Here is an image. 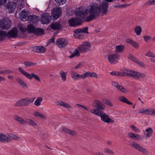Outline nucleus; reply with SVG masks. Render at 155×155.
<instances>
[{
	"label": "nucleus",
	"instance_id": "nucleus-8",
	"mask_svg": "<svg viewBox=\"0 0 155 155\" xmlns=\"http://www.w3.org/2000/svg\"><path fill=\"white\" fill-rule=\"evenodd\" d=\"M11 25V22L9 19L6 17L0 20V27L4 29H8Z\"/></svg>",
	"mask_w": 155,
	"mask_h": 155
},
{
	"label": "nucleus",
	"instance_id": "nucleus-37",
	"mask_svg": "<svg viewBox=\"0 0 155 155\" xmlns=\"http://www.w3.org/2000/svg\"><path fill=\"white\" fill-rule=\"evenodd\" d=\"M8 137L12 139L15 140H18L20 139V137L15 134H8Z\"/></svg>",
	"mask_w": 155,
	"mask_h": 155
},
{
	"label": "nucleus",
	"instance_id": "nucleus-58",
	"mask_svg": "<svg viewBox=\"0 0 155 155\" xmlns=\"http://www.w3.org/2000/svg\"><path fill=\"white\" fill-rule=\"evenodd\" d=\"M104 103L106 104L107 105H109L110 106H112V104L111 102L109 100L106 99L104 101Z\"/></svg>",
	"mask_w": 155,
	"mask_h": 155
},
{
	"label": "nucleus",
	"instance_id": "nucleus-59",
	"mask_svg": "<svg viewBox=\"0 0 155 155\" xmlns=\"http://www.w3.org/2000/svg\"><path fill=\"white\" fill-rule=\"evenodd\" d=\"M76 105L79 107H82V108H84V109L85 110H86L87 111H90V110H89V109L88 108H87L85 106H83L82 105L79 104H77Z\"/></svg>",
	"mask_w": 155,
	"mask_h": 155
},
{
	"label": "nucleus",
	"instance_id": "nucleus-29",
	"mask_svg": "<svg viewBox=\"0 0 155 155\" xmlns=\"http://www.w3.org/2000/svg\"><path fill=\"white\" fill-rule=\"evenodd\" d=\"M145 132L147 133L146 134L144 133V134L145 136L146 139L150 137L152 135L153 132V130L152 128L148 127L145 130Z\"/></svg>",
	"mask_w": 155,
	"mask_h": 155
},
{
	"label": "nucleus",
	"instance_id": "nucleus-23",
	"mask_svg": "<svg viewBox=\"0 0 155 155\" xmlns=\"http://www.w3.org/2000/svg\"><path fill=\"white\" fill-rule=\"evenodd\" d=\"M10 141L9 138L3 133H0V142L5 143Z\"/></svg>",
	"mask_w": 155,
	"mask_h": 155
},
{
	"label": "nucleus",
	"instance_id": "nucleus-28",
	"mask_svg": "<svg viewBox=\"0 0 155 155\" xmlns=\"http://www.w3.org/2000/svg\"><path fill=\"white\" fill-rule=\"evenodd\" d=\"M13 3L16 7L18 6V8H19L20 10L23 8L24 1L23 0H14Z\"/></svg>",
	"mask_w": 155,
	"mask_h": 155
},
{
	"label": "nucleus",
	"instance_id": "nucleus-19",
	"mask_svg": "<svg viewBox=\"0 0 155 155\" xmlns=\"http://www.w3.org/2000/svg\"><path fill=\"white\" fill-rule=\"evenodd\" d=\"M18 33L17 29L16 28L12 30L9 31L7 32L6 37L8 38H15L17 37Z\"/></svg>",
	"mask_w": 155,
	"mask_h": 155
},
{
	"label": "nucleus",
	"instance_id": "nucleus-6",
	"mask_svg": "<svg viewBox=\"0 0 155 155\" xmlns=\"http://www.w3.org/2000/svg\"><path fill=\"white\" fill-rule=\"evenodd\" d=\"M19 70L21 73L23 74L27 78L31 80L33 78L37 81L40 82L41 80L39 77L34 73H32L30 74L25 71L21 67H19Z\"/></svg>",
	"mask_w": 155,
	"mask_h": 155
},
{
	"label": "nucleus",
	"instance_id": "nucleus-7",
	"mask_svg": "<svg viewBox=\"0 0 155 155\" xmlns=\"http://www.w3.org/2000/svg\"><path fill=\"white\" fill-rule=\"evenodd\" d=\"M74 36L77 38H81L83 37V33H88V27L78 28L74 31Z\"/></svg>",
	"mask_w": 155,
	"mask_h": 155
},
{
	"label": "nucleus",
	"instance_id": "nucleus-49",
	"mask_svg": "<svg viewBox=\"0 0 155 155\" xmlns=\"http://www.w3.org/2000/svg\"><path fill=\"white\" fill-rule=\"evenodd\" d=\"M132 139L137 140H142L141 136L135 134H134V135Z\"/></svg>",
	"mask_w": 155,
	"mask_h": 155
},
{
	"label": "nucleus",
	"instance_id": "nucleus-2",
	"mask_svg": "<svg viewBox=\"0 0 155 155\" xmlns=\"http://www.w3.org/2000/svg\"><path fill=\"white\" fill-rule=\"evenodd\" d=\"M86 11V10L81 11V8H79V10L76 13V15L79 17L76 18H72L69 19L68 20L69 25L71 26L75 27L81 25L85 21V19L87 14Z\"/></svg>",
	"mask_w": 155,
	"mask_h": 155
},
{
	"label": "nucleus",
	"instance_id": "nucleus-31",
	"mask_svg": "<svg viewBox=\"0 0 155 155\" xmlns=\"http://www.w3.org/2000/svg\"><path fill=\"white\" fill-rule=\"evenodd\" d=\"M126 42L130 44L132 46L134 47L135 48H138V44L131 39H127L126 40Z\"/></svg>",
	"mask_w": 155,
	"mask_h": 155
},
{
	"label": "nucleus",
	"instance_id": "nucleus-62",
	"mask_svg": "<svg viewBox=\"0 0 155 155\" xmlns=\"http://www.w3.org/2000/svg\"><path fill=\"white\" fill-rule=\"evenodd\" d=\"M127 135L133 139L134 135V133L131 132H129L127 133Z\"/></svg>",
	"mask_w": 155,
	"mask_h": 155
},
{
	"label": "nucleus",
	"instance_id": "nucleus-60",
	"mask_svg": "<svg viewBox=\"0 0 155 155\" xmlns=\"http://www.w3.org/2000/svg\"><path fill=\"white\" fill-rule=\"evenodd\" d=\"M148 3L150 5H154L155 4V0H149Z\"/></svg>",
	"mask_w": 155,
	"mask_h": 155
},
{
	"label": "nucleus",
	"instance_id": "nucleus-21",
	"mask_svg": "<svg viewBox=\"0 0 155 155\" xmlns=\"http://www.w3.org/2000/svg\"><path fill=\"white\" fill-rule=\"evenodd\" d=\"M32 115L35 117H39L44 120H46L47 118V117L45 114L36 110L33 111Z\"/></svg>",
	"mask_w": 155,
	"mask_h": 155
},
{
	"label": "nucleus",
	"instance_id": "nucleus-43",
	"mask_svg": "<svg viewBox=\"0 0 155 155\" xmlns=\"http://www.w3.org/2000/svg\"><path fill=\"white\" fill-rule=\"evenodd\" d=\"M24 64L26 67H28L30 66H35L37 64L29 61H26L24 63Z\"/></svg>",
	"mask_w": 155,
	"mask_h": 155
},
{
	"label": "nucleus",
	"instance_id": "nucleus-35",
	"mask_svg": "<svg viewBox=\"0 0 155 155\" xmlns=\"http://www.w3.org/2000/svg\"><path fill=\"white\" fill-rule=\"evenodd\" d=\"M7 32L4 31L0 30V40H3L7 35Z\"/></svg>",
	"mask_w": 155,
	"mask_h": 155
},
{
	"label": "nucleus",
	"instance_id": "nucleus-51",
	"mask_svg": "<svg viewBox=\"0 0 155 155\" xmlns=\"http://www.w3.org/2000/svg\"><path fill=\"white\" fill-rule=\"evenodd\" d=\"M110 74L114 76H120V72L116 71H113L110 73Z\"/></svg>",
	"mask_w": 155,
	"mask_h": 155
},
{
	"label": "nucleus",
	"instance_id": "nucleus-57",
	"mask_svg": "<svg viewBox=\"0 0 155 155\" xmlns=\"http://www.w3.org/2000/svg\"><path fill=\"white\" fill-rule=\"evenodd\" d=\"M55 38L54 37H53L49 39L47 42L48 45L51 43H54V42Z\"/></svg>",
	"mask_w": 155,
	"mask_h": 155
},
{
	"label": "nucleus",
	"instance_id": "nucleus-17",
	"mask_svg": "<svg viewBox=\"0 0 155 155\" xmlns=\"http://www.w3.org/2000/svg\"><path fill=\"white\" fill-rule=\"evenodd\" d=\"M71 75L72 79L75 81H78L79 78L84 79L85 78L84 73L82 74H78L76 72L74 71H71Z\"/></svg>",
	"mask_w": 155,
	"mask_h": 155
},
{
	"label": "nucleus",
	"instance_id": "nucleus-38",
	"mask_svg": "<svg viewBox=\"0 0 155 155\" xmlns=\"http://www.w3.org/2000/svg\"><path fill=\"white\" fill-rule=\"evenodd\" d=\"M35 28L34 26L32 25H27V29L28 31L30 33H33Z\"/></svg>",
	"mask_w": 155,
	"mask_h": 155
},
{
	"label": "nucleus",
	"instance_id": "nucleus-13",
	"mask_svg": "<svg viewBox=\"0 0 155 155\" xmlns=\"http://www.w3.org/2000/svg\"><path fill=\"white\" fill-rule=\"evenodd\" d=\"M92 107L94 108H96L92 109L97 110L101 111L104 109L103 104L100 101L97 100H95L92 104Z\"/></svg>",
	"mask_w": 155,
	"mask_h": 155
},
{
	"label": "nucleus",
	"instance_id": "nucleus-45",
	"mask_svg": "<svg viewBox=\"0 0 155 155\" xmlns=\"http://www.w3.org/2000/svg\"><path fill=\"white\" fill-rule=\"evenodd\" d=\"M84 66V63L83 62H80L77 65L72 67L73 69H79L81 68Z\"/></svg>",
	"mask_w": 155,
	"mask_h": 155
},
{
	"label": "nucleus",
	"instance_id": "nucleus-16",
	"mask_svg": "<svg viewBox=\"0 0 155 155\" xmlns=\"http://www.w3.org/2000/svg\"><path fill=\"white\" fill-rule=\"evenodd\" d=\"M56 44L59 48H63L66 46L68 42V41L64 38H60L56 41Z\"/></svg>",
	"mask_w": 155,
	"mask_h": 155
},
{
	"label": "nucleus",
	"instance_id": "nucleus-9",
	"mask_svg": "<svg viewBox=\"0 0 155 155\" xmlns=\"http://www.w3.org/2000/svg\"><path fill=\"white\" fill-rule=\"evenodd\" d=\"M91 44L89 42H83L78 47V49L80 52L84 53L89 50L91 48Z\"/></svg>",
	"mask_w": 155,
	"mask_h": 155
},
{
	"label": "nucleus",
	"instance_id": "nucleus-44",
	"mask_svg": "<svg viewBox=\"0 0 155 155\" xmlns=\"http://www.w3.org/2000/svg\"><path fill=\"white\" fill-rule=\"evenodd\" d=\"M33 33H34L36 35H40L43 33V30L40 28L35 29Z\"/></svg>",
	"mask_w": 155,
	"mask_h": 155
},
{
	"label": "nucleus",
	"instance_id": "nucleus-40",
	"mask_svg": "<svg viewBox=\"0 0 155 155\" xmlns=\"http://www.w3.org/2000/svg\"><path fill=\"white\" fill-rule=\"evenodd\" d=\"M42 100V98L41 97H38L36 100L35 101L34 104L35 105L37 106H40Z\"/></svg>",
	"mask_w": 155,
	"mask_h": 155
},
{
	"label": "nucleus",
	"instance_id": "nucleus-47",
	"mask_svg": "<svg viewBox=\"0 0 155 155\" xmlns=\"http://www.w3.org/2000/svg\"><path fill=\"white\" fill-rule=\"evenodd\" d=\"M130 127L135 132L137 133H139L140 132L139 129L137 127L134 125H132L130 126Z\"/></svg>",
	"mask_w": 155,
	"mask_h": 155
},
{
	"label": "nucleus",
	"instance_id": "nucleus-52",
	"mask_svg": "<svg viewBox=\"0 0 155 155\" xmlns=\"http://www.w3.org/2000/svg\"><path fill=\"white\" fill-rule=\"evenodd\" d=\"M59 5H63L65 3L66 0H55Z\"/></svg>",
	"mask_w": 155,
	"mask_h": 155
},
{
	"label": "nucleus",
	"instance_id": "nucleus-36",
	"mask_svg": "<svg viewBox=\"0 0 155 155\" xmlns=\"http://www.w3.org/2000/svg\"><path fill=\"white\" fill-rule=\"evenodd\" d=\"M62 81H65L66 80V76L65 73L62 70H61L59 72Z\"/></svg>",
	"mask_w": 155,
	"mask_h": 155
},
{
	"label": "nucleus",
	"instance_id": "nucleus-56",
	"mask_svg": "<svg viewBox=\"0 0 155 155\" xmlns=\"http://www.w3.org/2000/svg\"><path fill=\"white\" fill-rule=\"evenodd\" d=\"M143 38L144 41L147 42L151 39V37L150 36L146 35L144 36Z\"/></svg>",
	"mask_w": 155,
	"mask_h": 155
},
{
	"label": "nucleus",
	"instance_id": "nucleus-46",
	"mask_svg": "<svg viewBox=\"0 0 155 155\" xmlns=\"http://www.w3.org/2000/svg\"><path fill=\"white\" fill-rule=\"evenodd\" d=\"M79 51L78 49V50H76L75 52L73 53L70 56V58H72L76 56H79L80 55V53H79Z\"/></svg>",
	"mask_w": 155,
	"mask_h": 155
},
{
	"label": "nucleus",
	"instance_id": "nucleus-39",
	"mask_svg": "<svg viewBox=\"0 0 155 155\" xmlns=\"http://www.w3.org/2000/svg\"><path fill=\"white\" fill-rule=\"evenodd\" d=\"M27 124H28L30 125H32L34 126H37V124L33 120L28 118L27 119Z\"/></svg>",
	"mask_w": 155,
	"mask_h": 155
},
{
	"label": "nucleus",
	"instance_id": "nucleus-61",
	"mask_svg": "<svg viewBox=\"0 0 155 155\" xmlns=\"http://www.w3.org/2000/svg\"><path fill=\"white\" fill-rule=\"evenodd\" d=\"M112 84L113 86H114L116 88L118 87V86L119 85V84L118 83L115 81L112 82Z\"/></svg>",
	"mask_w": 155,
	"mask_h": 155
},
{
	"label": "nucleus",
	"instance_id": "nucleus-48",
	"mask_svg": "<svg viewBox=\"0 0 155 155\" xmlns=\"http://www.w3.org/2000/svg\"><path fill=\"white\" fill-rule=\"evenodd\" d=\"M104 151L105 153L113 155L114 154V152L113 151L108 148H105L104 149Z\"/></svg>",
	"mask_w": 155,
	"mask_h": 155
},
{
	"label": "nucleus",
	"instance_id": "nucleus-54",
	"mask_svg": "<svg viewBox=\"0 0 155 155\" xmlns=\"http://www.w3.org/2000/svg\"><path fill=\"white\" fill-rule=\"evenodd\" d=\"M154 55V54L150 51H149L145 54V56L148 57H151L152 58Z\"/></svg>",
	"mask_w": 155,
	"mask_h": 155
},
{
	"label": "nucleus",
	"instance_id": "nucleus-11",
	"mask_svg": "<svg viewBox=\"0 0 155 155\" xmlns=\"http://www.w3.org/2000/svg\"><path fill=\"white\" fill-rule=\"evenodd\" d=\"M131 145L132 147L144 154H149L148 151L146 149L137 143L133 142L131 143Z\"/></svg>",
	"mask_w": 155,
	"mask_h": 155
},
{
	"label": "nucleus",
	"instance_id": "nucleus-15",
	"mask_svg": "<svg viewBox=\"0 0 155 155\" xmlns=\"http://www.w3.org/2000/svg\"><path fill=\"white\" fill-rule=\"evenodd\" d=\"M119 58V55L117 54H111L108 56V61L112 64H115L117 63Z\"/></svg>",
	"mask_w": 155,
	"mask_h": 155
},
{
	"label": "nucleus",
	"instance_id": "nucleus-55",
	"mask_svg": "<svg viewBox=\"0 0 155 155\" xmlns=\"http://www.w3.org/2000/svg\"><path fill=\"white\" fill-rule=\"evenodd\" d=\"M19 29L20 31L23 32H25L26 30V27L24 26L23 25L19 26Z\"/></svg>",
	"mask_w": 155,
	"mask_h": 155
},
{
	"label": "nucleus",
	"instance_id": "nucleus-1",
	"mask_svg": "<svg viewBox=\"0 0 155 155\" xmlns=\"http://www.w3.org/2000/svg\"><path fill=\"white\" fill-rule=\"evenodd\" d=\"M100 5L98 4L94 3L91 4L88 8V9L81 8V11L84 10L87 11V13L86 17L89 13V15L87 17H86L85 21H91L93 19L98 17L100 15Z\"/></svg>",
	"mask_w": 155,
	"mask_h": 155
},
{
	"label": "nucleus",
	"instance_id": "nucleus-33",
	"mask_svg": "<svg viewBox=\"0 0 155 155\" xmlns=\"http://www.w3.org/2000/svg\"><path fill=\"white\" fill-rule=\"evenodd\" d=\"M63 130L67 133H68L72 136H75L77 135V133L74 130H72L70 129L64 128L63 129Z\"/></svg>",
	"mask_w": 155,
	"mask_h": 155
},
{
	"label": "nucleus",
	"instance_id": "nucleus-42",
	"mask_svg": "<svg viewBox=\"0 0 155 155\" xmlns=\"http://www.w3.org/2000/svg\"><path fill=\"white\" fill-rule=\"evenodd\" d=\"M134 31L137 35H139L141 34L142 31V29L140 26H136L134 29Z\"/></svg>",
	"mask_w": 155,
	"mask_h": 155
},
{
	"label": "nucleus",
	"instance_id": "nucleus-14",
	"mask_svg": "<svg viewBox=\"0 0 155 155\" xmlns=\"http://www.w3.org/2000/svg\"><path fill=\"white\" fill-rule=\"evenodd\" d=\"M52 19L51 16L48 13H45L43 15L41 21L42 23L44 24H48L50 23Z\"/></svg>",
	"mask_w": 155,
	"mask_h": 155
},
{
	"label": "nucleus",
	"instance_id": "nucleus-34",
	"mask_svg": "<svg viewBox=\"0 0 155 155\" xmlns=\"http://www.w3.org/2000/svg\"><path fill=\"white\" fill-rule=\"evenodd\" d=\"M119 100L121 101L126 103L129 105L132 104V103L129 101L128 99L125 97L122 96L120 97L119 98Z\"/></svg>",
	"mask_w": 155,
	"mask_h": 155
},
{
	"label": "nucleus",
	"instance_id": "nucleus-32",
	"mask_svg": "<svg viewBox=\"0 0 155 155\" xmlns=\"http://www.w3.org/2000/svg\"><path fill=\"white\" fill-rule=\"evenodd\" d=\"M84 75L85 78L88 76L91 77L97 78V74L95 72H90L88 71L84 73Z\"/></svg>",
	"mask_w": 155,
	"mask_h": 155
},
{
	"label": "nucleus",
	"instance_id": "nucleus-27",
	"mask_svg": "<svg viewBox=\"0 0 155 155\" xmlns=\"http://www.w3.org/2000/svg\"><path fill=\"white\" fill-rule=\"evenodd\" d=\"M56 104L57 105L62 106L68 109H70L71 108V106L69 104L61 101L60 100L56 101Z\"/></svg>",
	"mask_w": 155,
	"mask_h": 155
},
{
	"label": "nucleus",
	"instance_id": "nucleus-10",
	"mask_svg": "<svg viewBox=\"0 0 155 155\" xmlns=\"http://www.w3.org/2000/svg\"><path fill=\"white\" fill-rule=\"evenodd\" d=\"M139 113L146 115L155 116V109L153 108H141L139 109Z\"/></svg>",
	"mask_w": 155,
	"mask_h": 155
},
{
	"label": "nucleus",
	"instance_id": "nucleus-18",
	"mask_svg": "<svg viewBox=\"0 0 155 155\" xmlns=\"http://www.w3.org/2000/svg\"><path fill=\"white\" fill-rule=\"evenodd\" d=\"M108 4L106 2H104L100 5V14L102 15H106L107 12V7Z\"/></svg>",
	"mask_w": 155,
	"mask_h": 155
},
{
	"label": "nucleus",
	"instance_id": "nucleus-50",
	"mask_svg": "<svg viewBox=\"0 0 155 155\" xmlns=\"http://www.w3.org/2000/svg\"><path fill=\"white\" fill-rule=\"evenodd\" d=\"M117 88L122 92H126L127 91L123 87L119 84Z\"/></svg>",
	"mask_w": 155,
	"mask_h": 155
},
{
	"label": "nucleus",
	"instance_id": "nucleus-3",
	"mask_svg": "<svg viewBox=\"0 0 155 155\" xmlns=\"http://www.w3.org/2000/svg\"><path fill=\"white\" fill-rule=\"evenodd\" d=\"M120 72V76H128L136 79H139L140 78H144L146 76L143 74L128 69L124 70Z\"/></svg>",
	"mask_w": 155,
	"mask_h": 155
},
{
	"label": "nucleus",
	"instance_id": "nucleus-64",
	"mask_svg": "<svg viewBox=\"0 0 155 155\" xmlns=\"http://www.w3.org/2000/svg\"><path fill=\"white\" fill-rule=\"evenodd\" d=\"M6 1V0H0V5H4Z\"/></svg>",
	"mask_w": 155,
	"mask_h": 155
},
{
	"label": "nucleus",
	"instance_id": "nucleus-25",
	"mask_svg": "<svg viewBox=\"0 0 155 155\" xmlns=\"http://www.w3.org/2000/svg\"><path fill=\"white\" fill-rule=\"evenodd\" d=\"M51 28L53 30H59L61 28V25L60 23L58 22H56L52 23L50 25Z\"/></svg>",
	"mask_w": 155,
	"mask_h": 155
},
{
	"label": "nucleus",
	"instance_id": "nucleus-53",
	"mask_svg": "<svg viewBox=\"0 0 155 155\" xmlns=\"http://www.w3.org/2000/svg\"><path fill=\"white\" fill-rule=\"evenodd\" d=\"M30 18H33L34 19V21L35 22H38L39 20V17L38 16L36 15H30Z\"/></svg>",
	"mask_w": 155,
	"mask_h": 155
},
{
	"label": "nucleus",
	"instance_id": "nucleus-20",
	"mask_svg": "<svg viewBox=\"0 0 155 155\" xmlns=\"http://www.w3.org/2000/svg\"><path fill=\"white\" fill-rule=\"evenodd\" d=\"M31 50L37 53H43L46 50L45 48L43 46H33L31 48Z\"/></svg>",
	"mask_w": 155,
	"mask_h": 155
},
{
	"label": "nucleus",
	"instance_id": "nucleus-24",
	"mask_svg": "<svg viewBox=\"0 0 155 155\" xmlns=\"http://www.w3.org/2000/svg\"><path fill=\"white\" fill-rule=\"evenodd\" d=\"M14 119L21 124L24 125L27 124V121L21 117L17 115L14 116Z\"/></svg>",
	"mask_w": 155,
	"mask_h": 155
},
{
	"label": "nucleus",
	"instance_id": "nucleus-26",
	"mask_svg": "<svg viewBox=\"0 0 155 155\" xmlns=\"http://www.w3.org/2000/svg\"><path fill=\"white\" fill-rule=\"evenodd\" d=\"M16 80L18 84L23 88L26 89L28 87L27 84L20 78H17Z\"/></svg>",
	"mask_w": 155,
	"mask_h": 155
},
{
	"label": "nucleus",
	"instance_id": "nucleus-30",
	"mask_svg": "<svg viewBox=\"0 0 155 155\" xmlns=\"http://www.w3.org/2000/svg\"><path fill=\"white\" fill-rule=\"evenodd\" d=\"M29 16L28 15L27 12L24 10H23L21 12L20 15V18L21 19V20L24 21L27 20L28 19Z\"/></svg>",
	"mask_w": 155,
	"mask_h": 155
},
{
	"label": "nucleus",
	"instance_id": "nucleus-63",
	"mask_svg": "<svg viewBox=\"0 0 155 155\" xmlns=\"http://www.w3.org/2000/svg\"><path fill=\"white\" fill-rule=\"evenodd\" d=\"M137 63L140 66H143V62L139 61H137Z\"/></svg>",
	"mask_w": 155,
	"mask_h": 155
},
{
	"label": "nucleus",
	"instance_id": "nucleus-5",
	"mask_svg": "<svg viewBox=\"0 0 155 155\" xmlns=\"http://www.w3.org/2000/svg\"><path fill=\"white\" fill-rule=\"evenodd\" d=\"M34 100V99L33 98H22L17 101L14 104V106L16 107L27 106L33 103Z\"/></svg>",
	"mask_w": 155,
	"mask_h": 155
},
{
	"label": "nucleus",
	"instance_id": "nucleus-41",
	"mask_svg": "<svg viewBox=\"0 0 155 155\" xmlns=\"http://www.w3.org/2000/svg\"><path fill=\"white\" fill-rule=\"evenodd\" d=\"M124 49V46L121 45H117L116 46L115 52L120 53L122 52Z\"/></svg>",
	"mask_w": 155,
	"mask_h": 155
},
{
	"label": "nucleus",
	"instance_id": "nucleus-12",
	"mask_svg": "<svg viewBox=\"0 0 155 155\" xmlns=\"http://www.w3.org/2000/svg\"><path fill=\"white\" fill-rule=\"evenodd\" d=\"M62 10L61 8L57 7L54 8L52 11L51 16L52 19L55 20L58 19L61 15Z\"/></svg>",
	"mask_w": 155,
	"mask_h": 155
},
{
	"label": "nucleus",
	"instance_id": "nucleus-4",
	"mask_svg": "<svg viewBox=\"0 0 155 155\" xmlns=\"http://www.w3.org/2000/svg\"><path fill=\"white\" fill-rule=\"evenodd\" d=\"M90 112L95 115L101 117V120L104 122L107 123H114V120L111 119L109 115H107L104 112L102 111H99L95 109H92Z\"/></svg>",
	"mask_w": 155,
	"mask_h": 155
},
{
	"label": "nucleus",
	"instance_id": "nucleus-22",
	"mask_svg": "<svg viewBox=\"0 0 155 155\" xmlns=\"http://www.w3.org/2000/svg\"><path fill=\"white\" fill-rule=\"evenodd\" d=\"M16 7L15 5H13V3L9 2L6 6L7 12L9 13L14 12L15 11Z\"/></svg>",
	"mask_w": 155,
	"mask_h": 155
}]
</instances>
